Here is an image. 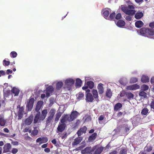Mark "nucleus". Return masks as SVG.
Returning <instances> with one entry per match:
<instances>
[{"mask_svg":"<svg viewBox=\"0 0 154 154\" xmlns=\"http://www.w3.org/2000/svg\"><path fill=\"white\" fill-rule=\"evenodd\" d=\"M122 107V105L121 103H117L115 105L114 107V110L117 111Z\"/></svg>","mask_w":154,"mask_h":154,"instance_id":"nucleus-33","label":"nucleus"},{"mask_svg":"<svg viewBox=\"0 0 154 154\" xmlns=\"http://www.w3.org/2000/svg\"><path fill=\"white\" fill-rule=\"evenodd\" d=\"M82 84V81L80 79L78 78L76 79L75 85L76 87H80L81 86Z\"/></svg>","mask_w":154,"mask_h":154,"instance_id":"nucleus-28","label":"nucleus"},{"mask_svg":"<svg viewBox=\"0 0 154 154\" xmlns=\"http://www.w3.org/2000/svg\"><path fill=\"white\" fill-rule=\"evenodd\" d=\"M92 93L95 98H96V90L93 89L92 91Z\"/></svg>","mask_w":154,"mask_h":154,"instance_id":"nucleus-58","label":"nucleus"},{"mask_svg":"<svg viewBox=\"0 0 154 154\" xmlns=\"http://www.w3.org/2000/svg\"><path fill=\"white\" fill-rule=\"evenodd\" d=\"M17 108H19V109L18 112L23 113L24 108L23 106L20 107V106L19 105L17 106Z\"/></svg>","mask_w":154,"mask_h":154,"instance_id":"nucleus-48","label":"nucleus"},{"mask_svg":"<svg viewBox=\"0 0 154 154\" xmlns=\"http://www.w3.org/2000/svg\"><path fill=\"white\" fill-rule=\"evenodd\" d=\"M53 118L48 116L46 119V126H49L51 125L52 123Z\"/></svg>","mask_w":154,"mask_h":154,"instance_id":"nucleus-16","label":"nucleus"},{"mask_svg":"<svg viewBox=\"0 0 154 154\" xmlns=\"http://www.w3.org/2000/svg\"><path fill=\"white\" fill-rule=\"evenodd\" d=\"M115 16V13L113 12L110 14L109 17H108V18H107V20H114Z\"/></svg>","mask_w":154,"mask_h":154,"instance_id":"nucleus-37","label":"nucleus"},{"mask_svg":"<svg viewBox=\"0 0 154 154\" xmlns=\"http://www.w3.org/2000/svg\"><path fill=\"white\" fill-rule=\"evenodd\" d=\"M54 91L53 87L52 86H49L46 88V95L47 97H49Z\"/></svg>","mask_w":154,"mask_h":154,"instance_id":"nucleus-12","label":"nucleus"},{"mask_svg":"<svg viewBox=\"0 0 154 154\" xmlns=\"http://www.w3.org/2000/svg\"><path fill=\"white\" fill-rule=\"evenodd\" d=\"M10 62L9 61L6 60L5 59L3 60V64L4 66H8L10 65Z\"/></svg>","mask_w":154,"mask_h":154,"instance_id":"nucleus-46","label":"nucleus"},{"mask_svg":"<svg viewBox=\"0 0 154 154\" xmlns=\"http://www.w3.org/2000/svg\"><path fill=\"white\" fill-rule=\"evenodd\" d=\"M139 95L141 98H146V97L147 94L144 91H142L139 92Z\"/></svg>","mask_w":154,"mask_h":154,"instance_id":"nucleus-39","label":"nucleus"},{"mask_svg":"<svg viewBox=\"0 0 154 154\" xmlns=\"http://www.w3.org/2000/svg\"><path fill=\"white\" fill-rule=\"evenodd\" d=\"M70 117L69 115L67 114H64L60 120V122L61 123H65L67 121L72 122L70 119Z\"/></svg>","mask_w":154,"mask_h":154,"instance_id":"nucleus-5","label":"nucleus"},{"mask_svg":"<svg viewBox=\"0 0 154 154\" xmlns=\"http://www.w3.org/2000/svg\"><path fill=\"white\" fill-rule=\"evenodd\" d=\"M143 15L142 12L138 11L135 14L134 17L137 19H140L143 17Z\"/></svg>","mask_w":154,"mask_h":154,"instance_id":"nucleus-21","label":"nucleus"},{"mask_svg":"<svg viewBox=\"0 0 154 154\" xmlns=\"http://www.w3.org/2000/svg\"><path fill=\"white\" fill-rule=\"evenodd\" d=\"M96 146H94V147L92 148H91V149H90V151H91V154H92V152L94 151V154H96V150H95V149H96Z\"/></svg>","mask_w":154,"mask_h":154,"instance_id":"nucleus-54","label":"nucleus"},{"mask_svg":"<svg viewBox=\"0 0 154 154\" xmlns=\"http://www.w3.org/2000/svg\"><path fill=\"white\" fill-rule=\"evenodd\" d=\"M152 149V147L150 146H146L144 148V149L147 152L151 151Z\"/></svg>","mask_w":154,"mask_h":154,"instance_id":"nucleus-41","label":"nucleus"},{"mask_svg":"<svg viewBox=\"0 0 154 154\" xmlns=\"http://www.w3.org/2000/svg\"><path fill=\"white\" fill-rule=\"evenodd\" d=\"M91 147H87L84 150H81V152L82 154H91Z\"/></svg>","mask_w":154,"mask_h":154,"instance_id":"nucleus-23","label":"nucleus"},{"mask_svg":"<svg viewBox=\"0 0 154 154\" xmlns=\"http://www.w3.org/2000/svg\"><path fill=\"white\" fill-rule=\"evenodd\" d=\"M103 85L100 83L97 86V88L98 90H104L103 87Z\"/></svg>","mask_w":154,"mask_h":154,"instance_id":"nucleus-52","label":"nucleus"},{"mask_svg":"<svg viewBox=\"0 0 154 154\" xmlns=\"http://www.w3.org/2000/svg\"><path fill=\"white\" fill-rule=\"evenodd\" d=\"M56 112V110L54 109H51L48 113V116L53 118Z\"/></svg>","mask_w":154,"mask_h":154,"instance_id":"nucleus-30","label":"nucleus"},{"mask_svg":"<svg viewBox=\"0 0 154 154\" xmlns=\"http://www.w3.org/2000/svg\"><path fill=\"white\" fill-rule=\"evenodd\" d=\"M43 104V102L42 101H38L37 102L35 108V110L36 112H40L39 111L42 107Z\"/></svg>","mask_w":154,"mask_h":154,"instance_id":"nucleus-19","label":"nucleus"},{"mask_svg":"<svg viewBox=\"0 0 154 154\" xmlns=\"http://www.w3.org/2000/svg\"><path fill=\"white\" fill-rule=\"evenodd\" d=\"M104 118V116L103 115H101L99 118H98V120L99 122V123L101 124H104V123L102 122V120Z\"/></svg>","mask_w":154,"mask_h":154,"instance_id":"nucleus-47","label":"nucleus"},{"mask_svg":"<svg viewBox=\"0 0 154 154\" xmlns=\"http://www.w3.org/2000/svg\"><path fill=\"white\" fill-rule=\"evenodd\" d=\"M140 32L142 35L149 37L154 35V30L152 29L143 27L140 29Z\"/></svg>","mask_w":154,"mask_h":154,"instance_id":"nucleus-1","label":"nucleus"},{"mask_svg":"<svg viewBox=\"0 0 154 154\" xmlns=\"http://www.w3.org/2000/svg\"><path fill=\"white\" fill-rule=\"evenodd\" d=\"M42 142H40L39 143V145H41L42 143L47 142L48 140V138L46 137H43L42 138Z\"/></svg>","mask_w":154,"mask_h":154,"instance_id":"nucleus-43","label":"nucleus"},{"mask_svg":"<svg viewBox=\"0 0 154 154\" xmlns=\"http://www.w3.org/2000/svg\"><path fill=\"white\" fill-rule=\"evenodd\" d=\"M34 100L33 98L30 97L29 101L27 102L26 105V109L29 111L32 110L34 104Z\"/></svg>","mask_w":154,"mask_h":154,"instance_id":"nucleus-4","label":"nucleus"},{"mask_svg":"<svg viewBox=\"0 0 154 154\" xmlns=\"http://www.w3.org/2000/svg\"><path fill=\"white\" fill-rule=\"evenodd\" d=\"M149 86L147 85L143 84L141 86V89L143 91H145L148 89Z\"/></svg>","mask_w":154,"mask_h":154,"instance_id":"nucleus-42","label":"nucleus"},{"mask_svg":"<svg viewBox=\"0 0 154 154\" xmlns=\"http://www.w3.org/2000/svg\"><path fill=\"white\" fill-rule=\"evenodd\" d=\"M87 85H85L84 86L82 87V89L83 90H85L89 88L90 89H92L94 86V83L91 81H88L86 83Z\"/></svg>","mask_w":154,"mask_h":154,"instance_id":"nucleus-7","label":"nucleus"},{"mask_svg":"<svg viewBox=\"0 0 154 154\" xmlns=\"http://www.w3.org/2000/svg\"><path fill=\"white\" fill-rule=\"evenodd\" d=\"M38 133V131L36 129H34L32 131V133L31 134V135L32 136H35L37 135Z\"/></svg>","mask_w":154,"mask_h":154,"instance_id":"nucleus-44","label":"nucleus"},{"mask_svg":"<svg viewBox=\"0 0 154 154\" xmlns=\"http://www.w3.org/2000/svg\"><path fill=\"white\" fill-rule=\"evenodd\" d=\"M78 112L76 111H73L69 115L71 121H73L77 116Z\"/></svg>","mask_w":154,"mask_h":154,"instance_id":"nucleus-18","label":"nucleus"},{"mask_svg":"<svg viewBox=\"0 0 154 154\" xmlns=\"http://www.w3.org/2000/svg\"><path fill=\"white\" fill-rule=\"evenodd\" d=\"M125 94L127 98L129 99H132L134 98V94L130 92H127Z\"/></svg>","mask_w":154,"mask_h":154,"instance_id":"nucleus-38","label":"nucleus"},{"mask_svg":"<svg viewBox=\"0 0 154 154\" xmlns=\"http://www.w3.org/2000/svg\"><path fill=\"white\" fill-rule=\"evenodd\" d=\"M127 150L126 148L122 147L118 154H127Z\"/></svg>","mask_w":154,"mask_h":154,"instance_id":"nucleus-29","label":"nucleus"},{"mask_svg":"<svg viewBox=\"0 0 154 154\" xmlns=\"http://www.w3.org/2000/svg\"><path fill=\"white\" fill-rule=\"evenodd\" d=\"M96 137V133H94L89 137L88 141V142H92L95 139Z\"/></svg>","mask_w":154,"mask_h":154,"instance_id":"nucleus-25","label":"nucleus"},{"mask_svg":"<svg viewBox=\"0 0 154 154\" xmlns=\"http://www.w3.org/2000/svg\"><path fill=\"white\" fill-rule=\"evenodd\" d=\"M125 19L128 21H131V20L132 17L130 16H126Z\"/></svg>","mask_w":154,"mask_h":154,"instance_id":"nucleus-61","label":"nucleus"},{"mask_svg":"<svg viewBox=\"0 0 154 154\" xmlns=\"http://www.w3.org/2000/svg\"><path fill=\"white\" fill-rule=\"evenodd\" d=\"M10 91L8 90L5 91H4V96L6 97H8L10 94Z\"/></svg>","mask_w":154,"mask_h":154,"instance_id":"nucleus-53","label":"nucleus"},{"mask_svg":"<svg viewBox=\"0 0 154 154\" xmlns=\"http://www.w3.org/2000/svg\"><path fill=\"white\" fill-rule=\"evenodd\" d=\"M138 81V79L136 77H132L130 80V82L131 83H134Z\"/></svg>","mask_w":154,"mask_h":154,"instance_id":"nucleus-49","label":"nucleus"},{"mask_svg":"<svg viewBox=\"0 0 154 154\" xmlns=\"http://www.w3.org/2000/svg\"><path fill=\"white\" fill-rule=\"evenodd\" d=\"M40 112H38L35 115L33 121V123L34 124H36L37 123L38 121H42V120H40Z\"/></svg>","mask_w":154,"mask_h":154,"instance_id":"nucleus-17","label":"nucleus"},{"mask_svg":"<svg viewBox=\"0 0 154 154\" xmlns=\"http://www.w3.org/2000/svg\"><path fill=\"white\" fill-rule=\"evenodd\" d=\"M122 17L121 14L120 13L117 14L115 17V19L116 20H118L121 19Z\"/></svg>","mask_w":154,"mask_h":154,"instance_id":"nucleus-55","label":"nucleus"},{"mask_svg":"<svg viewBox=\"0 0 154 154\" xmlns=\"http://www.w3.org/2000/svg\"><path fill=\"white\" fill-rule=\"evenodd\" d=\"M149 26L152 29L154 28V22L150 23L149 24Z\"/></svg>","mask_w":154,"mask_h":154,"instance_id":"nucleus-60","label":"nucleus"},{"mask_svg":"<svg viewBox=\"0 0 154 154\" xmlns=\"http://www.w3.org/2000/svg\"><path fill=\"white\" fill-rule=\"evenodd\" d=\"M111 10L109 8H106L103 10V16L106 19L108 18V16L109 15L110 11Z\"/></svg>","mask_w":154,"mask_h":154,"instance_id":"nucleus-9","label":"nucleus"},{"mask_svg":"<svg viewBox=\"0 0 154 154\" xmlns=\"http://www.w3.org/2000/svg\"><path fill=\"white\" fill-rule=\"evenodd\" d=\"M82 137L78 136L77 138H75L74 141L72 142V146H75L78 144L80 143L82 140Z\"/></svg>","mask_w":154,"mask_h":154,"instance_id":"nucleus-14","label":"nucleus"},{"mask_svg":"<svg viewBox=\"0 0 154 154\" xmlns=\"http://www.w3.org/2000/svg\"><path fill=\"white\" fill-rule=\"evenodd\" d=\"M148 109L147 108H144L142 109L141 112V113L142 115H146L148 113Z\"/></svg>","mask_w":154,"mask_h":154,"instance_id":"nucleus-40","label":"nucleus"},{"mask_svg":"<svg viewBox=\"0 0 154 154\" xmlns=\"http://www.w3.org/2000/svg\"><path fill=\"white\" fill-rule=\"evenodd\" d=\"M149 79L148 76L145 75L142 76L141 81L143 83H146L149 82Z\"/></svg>","mask_w":154,"mask_h":154,"instance_id":"nucleus-22","label":"nucleus"},{"mask_svg":"<svg viewBox=\"0 0 154 154\" xmlns=\"http://www.w3.org/2000/svg\"><path fill=\"white\" fill-rule=\"evenodd\" d=\"M86 100L87 102H92L94 100L92 94L90 93H88L86 94Z\"/></svg>","mask_w":154,"mask_h":154,"instance_id":"nucleus-11","label":"nucleus"},{"mask_svg":"<svg viewBox=\"0 0 154 154\" xmlns=\"http://www.w3.org/2000/svg\"><path fill=\"white\" fill-rule=\"evenodd\" d=\"M47 113L48 111L47 109H44L42 110L41 114L40 115V120L42 121L44 120L46 118Z\"/></svg>","mask_w":154,"mask_h":154,"instance_id":"nucleus-15","label":"nucleus"},{"mask_svg":"<svg viewBox=\"0 0 154 154\" xmlns=\"http://www.w3.org/2000/svg\"><path fill=\"white\" fill-rule=\"evenodd\" d=\"M75 80L72 79H68L65 82V86L68 90H70L72 87L75 83Z\"/></svg>","mask_w":154,"mask_h":154,"instance_id":"nucleus-3","label":"nucleus"},{"mask_svg":"<svg viewBox=\"0 0 154 154\" xmlns=\"http://www.w3.org/2000/svg\"><path fill=\"white\" fill-rule=\"evenodd\" d=\"M66 127V123L60 122L57 128V130L59 132H62L64 130Z\"/></svg>","mask_w":154,"mask_h":154,"instance_id":"nucleus-6","label":"nucleus"},{"mask_svg":"<svg viewBox=\"0 0 154 154\" xmlns=\"http://www.w3.org/2000/svg\"><path fill=\"white\" fill-rule=\"evenodd\" d=\"M17 53L14 51H12L10 54V56L11 57L15 58L17 56Z\"/></svg>","mask_w":154,"mask_h":154,"instance_id":"nucleus-45","label":"nucleus"},{"mask_svg":"<svg viewBox=\"0 0 154 154\" xmlns=\"http://www.w3.org/2000/svg\"><path fill=\"white\" fill-rule=\"evenodd\" d=\"M44 151L46 152H50V149L48 148H46L44 149Z\"/></svg>","mask_w":154,"mask_h":154,"instance_id":"nucleus-63","label":"nucleus"},{"mask_svg":"<svg viewBox=\"0 0 154 154\" xmlns=\"http://www.w3.org/2000/svg\"><path fill=\"white\" fill-rule=\"evenodd\" d=\"M103 150V147H100L97 148V154H100Z\"/></svg>","mask_w":154,"mask_h":154,"instance_id":"nucleus-51","label":"nucleus"},{"mask_svg":"<svg viewBox=\"0 0 154 154\" xmlns=\"http://www.w3.org/2000/svg\"><path fill=\"white\" fill-rule=\"evenodd\" d=\"M56 112V110L54 109H51L48 113V116L53 118Z\"/></svg>","mask_w":154,"mask_h":154,"instance_id":"nucleus-31","label":"nucleus"},{"mask_svg":"<svg viewBox=\"0 0 154 154\" xmlns=\"http://www.w3.org/2000/svg\"><path fill=\"white\" fill-rule=\"evenodd\" d=\"M11 92L13 94H14V96H17L19 94L20 90L15 87H13L11 90Z\"/></svg>","mask_w":154,"mask_h":154,"instance_id":"nucleus-24","label":"nucleus"},{"mask_svg":"<svg viewBox=\"0 0 154 154\" xmlns=\"http://www.w3.org/2000/svg\"><path fill=\"white\" fill-rule=\"evenodd\" d=\"M23 113L18 112V119H20L23 116Z\"/></svg>","mask_w":154,"mask_h":154,"instance_id":"nucleus-57","label":"nucleus"},{"mask_svg":"<svg viewBox=\"0 0 154 154\" xmlns=\"http://www.w3.org/2000/svg\"><path fill=\"white\" fill-rule=\"evenodd\" d=\"M63 83L62 82H59L56 84V89L60 90L63 86Z\"/></svg>","mask_w":154,"mask_h":154,"instance_id":"nucleus-34","label":"nucleus"},{"mask_svg":"<svg viewBox=\"0 0 154 154\" xmlns=\"http://www.w3.org/2000/svg\"><path fill=\"white\" fill-rule=\"evenodd\" d=\"M6 121L5 120L3 117H0V125L2 126H4Z\"/></svg>","mask_w":154,"mask_h":154,"instance_id":"nucleus-35","label":"nucleus"},{"mask_svg":"<svg viewBox=\"0 0 154 154\" xmlns=\"http://www.w3.org/2000/svg\"><path fill=\"white\" fill-rule=\"evenodd\" d=\"M84 94L82 93H80L79 94L78 97V99L80 100L83 99L84 98Z\"/></svg>","mask_w":154,"mask_h":154,"instance_id":"nucleus-50","label":"nucleus"},{"mask_svg":"<svg viewBox=\"0 0 154 154\" xmlns=\"http://www.w3.org/2000/svg\"><path fill=\"white\" fill-rule=\"evenodd\" d=\"M143 23L141 20H138L135 23V26L137 28H140L143 26Z\"/></svg>","mask_w":154,"mask_h":154,"instance_id":"nucleus-26","label":"nucleus"},{"mask_svg":"<svg viewBox=\"0 0 154 154\" xmlns=\"http://www.w3.org/2000/svg\"><path fill=\"white\" fill-rule=\"evenodd\" d=\"M140 86L137 84L127 86L126 89L128 90H135L140 88Z\"/></svg>","mask_w":154,"mask_h":154,"instance_id":"nucleus-13","label":"nucleus"},{"mask_svg":"<svg viewBox=\"0 0 154 154\" xmlns=\"http://www.w3.org/2000/svg\"><path fill=\"white\" fill-rule=\"evenodd\" d=\"M125 22L122 20H119L117 22L116 25L119 27H122L124 26L125 25Z\"/></svg>","mask_w":154,"mask_h":154,"instance_id":"nucleus-27","label":"nucleus"},{"mask_svg":"<svg viewBox=\"0 0 154 154\" xmlns=\"http://www.w3.org/2000/svg\"><path fill=\"white\" fill-rule=\"evenodd\" d=\"M87 127L85 126H84L83 127L80 128L77 132V134L78 136H81L83 134H85L86 132V131H87Z\"/></svg>","mask_w":154,"mask_h":154,"instance_id":"nucleus-8","label":"nucleus"},{"mask_svg":"<svg viewBox=\"0 0 154 154\" xmlns=\"http://www.w3.org/2000/svg\"><path fill=\"white\" fill-rule=\"evenodd\" d=\"M150 106L151 108L154 109V100L151 102L150 104Z\"/></svg>","mask_w":154,"mask_h":154,"instance_id":"nucleus-59","label":"nucleus"},{"mask_svg":"<svg viewBox=\"0 0 154 154\" xmlns=\"http://www.w3.org/2000/svg\"><path fill=\"white\" fill-rule=\"evenodd\" d=\"M117 151L116 150H115L110 152L109 154H117Z\"/></svg>","mask_w":154,"mask_h":154,"instance_id":"nucleus-64","label":"nucleus"},{"mask_svg":"<svg viewBox=\"0 0 154 154\" xmlns=\"http://www.w3.org/2000/svg\"><path fill=\"white\" fill-rule=\"evenodd\" d=\"M61 136V138L62 139L66 138L67 137V133L66 132L64 134H63Z\"/></svg>","mask_w":154,"mask_h":154,"instance_id":"nucleus-62","label":"nucleus"},{"mask_svg":"<svg viewBox=\"0 0 154 154\" xmlns=\"http://www.w3.org/2000/svg\"><path fill=\"white\" fill-rule=\"evenodd\" d=\"M134 7L132 5H129L128 6H123L121 8L122 10L125 14L132 15L135 13L136 11L134 10Z\"/></svg>","mask_w":154,"mask_h":154,"instance_id":"nucleus-2","label":"nucleus"},{"mask_svg":"<svg viewBox=\"0 0 154 154\" xmlns=\"http://www.w3.org/2000/svg\"><path fill=\"white\" fill-rule=\"evenodd\" d=\"M18 150L17 149L13 148L12 149L11 152L13 154H15L18 152Z\"/></svg>","mask_w":154,"mask_h":154,"instance_id":"nucleus-56","label":"nucleus"},{"mask_svg":"<svg viewBox=\"0 0 154 154\" xmlns=\"http://www.w3.org/2000/svg\"><path fill=\"white\" fill-rule=\"evenodd\" d=\"M33 120V116H32L26 119L25 121V124L27 125H30Z\"/></svg>","mask_w":154,"mask_h":154,"instance_id":"nucleus-20","label":"nucleus"},{"mask_svg":"<svg viewBox=\"0 0 154 154\" xmlns=\"http://www.w3.org/2000/svg\"><path fill=\"white\" fill-rule=\"evenodd\" d=\"M62 114V113L60 112H57L55 115V121L57 122L60 117L61 116Z\"/></svg>","mask_w":154,"mask_h":154,"instance_id":"nucleus-36","label":"nucleus"},{"mask_svg":"<svg viewBox=\"0 0 154 154\" xmlns=\"http://www.w3.org/2000/svg\"><path fill=\"white\" fill-rule=\"evenodd\" d=\"M106 96L109 98H111L112 96V92L111 91V89L109 88H108L106 93Z\"/></svg>","mask_w":154,"mask_h":154,"instance_id":"nucleus-32","label":"nucleus"},{"mask_svg":"<svg viewBox=\"0 0 154 154\" xmlns=\"http://www.w3.org/2000/svg\"><path fill=\"white\" fill-rule=\"evenodd\" d=\"M11 146L10 143H7L5 144L3 147V152H10V150L11 148Z\"/></svg>","mask_w":154,"mask_h":154,"instance_id":"nucleus-10","label":"nucleus"}]
</instances>
